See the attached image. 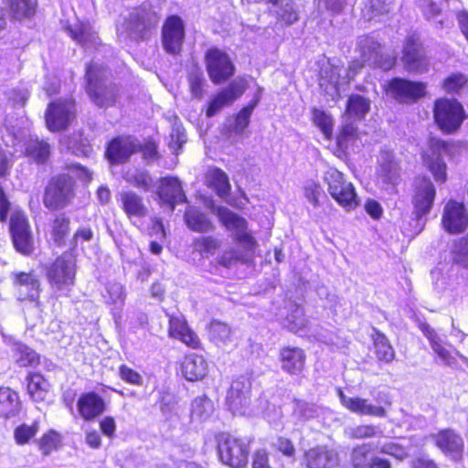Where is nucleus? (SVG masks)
<instances>
[{
    "mask_svg": "<svg viewBox=\"0 0 468 468\" xmlns=\"http://www.w3.org/2000/svg\"><path fill=\"white\" fill-rule=\"evenodd\" d=\"M84 90L90 101L101 109L114 107L119 100V87L108 81L101 66L88 63L85 69Z\"/></svg>",
    "mask_w": 468,
    "mask_h": 468,
    "instance_id": "1",
    "label": "nucleus"
},
{
    "mask_svg": "<svg viewBox=\"0 0 468 468\" xmlns=\"http://www.w3.org/2000/svg\"><path fill=\"white\" fill-rule=\"evenodd\" d=\"M219 462L229 468H246L250 454L252 438L236 436L222 431L215 437Z\"/></svg>",
    "mask_w": 468,
    "mask_h": 468,
    "instance_id": "2",
    "label": "nucleus"
},
{
    "mask_svg": "<svg viewBox=\"0 0 468 468\" xmlns=\"http://www.w3.org/2000/svg\"><path fill=\"white\" fill-rule=\"evenodd\" d=\"M431 112L434 124L447 135L456 133L468 118L463 103L456 98H436Z\"/></svg>",
    "mask_w": 468,
    "mask_h": 468,
    "instance_id": "3",
    "label": "nucleus"
},
{
    "mask_svg": "<svg viewBox=\"0 0 468 468\" xmlns=\"http://www.w3.org/2000/svg\"><path fill=\"white\" fill-rule=\"evenodd\" d=\"M76 197V181L69 174L52 176L44 186L42 203L49 211L68 207Z\"/></svg>",
    "mask_w": 468,
    "mask_h": 468,
    "instance_id": "4",
    "label": "nucleus"
},
{
    "mask_svg": "<svg viewBox=\"0 0 468 468\" xmlns=\"http://www.w3.org/2000/svg\"><path fill=\"white\" fill-rule=\"evenodd\" d=\"M324 180L328 193L340 207L350 211L359 206L360 200L354 185L346 179L342 172L331 168L324 174Z\"/></svg>",
    "mask_w": 468,
    "mask_h": 468,
    "instance_id": "5",
    "label": "nucleus"
},
{
    "mask_svg": "<svg viewBox=\"0 0 468 468\" xmlns=\"http://www.w3.org/2000/svg\"><path fill=\"white\" fill-rule=\"evenodd\" d=\"M77 118V102L73 98H59L48 102L45 111V124L51 133L69 129Z\"/></svg>",
    "mask_w": 468,
    "mask_h": 468,
    "instance_id": "6",
    "label": "nucleus"
},
{
    "mask_svg": "<svg viewBox=\"0 0 468 468\" xmlns=\"http://www.w3.org/2000/svg\"><path fill=\"white\" fill-rule=\"evenodd\" d=\"M77 263L67 251L57 256L45 269L49 286L56 291L69 289L75 285Z\"/></svg>",
    "mask_w": 468,
    "mask_h": 468,
    "instance_id": "7",
    "label": "nucleus"
},
{
    "mask_svg": "<svg viewBox=\"0 0 468 468\" xmlns=\"http://www.w3.org/2000/svg\"><path fill=\"white\" fill-rule=\"evenodd\" d=\"M383 92L401 104H413L427 96V84L420 80L394 77L383 85Z\"/></svg>",
    "mask_w": 468,
    "mask_h": 468,
    "instance_id": "8",
    "label": "nucleus"
},
{
    "mask_svg": "<svg viewBox=\"0 0 468 468\" xmlns=\"http://www.w3.org/2000/svg\"><path fill=\"white\" fill-rule=\"evenodd\" d=\"M206 70L215 85L228 81L235 74V65L229 55L218 47H209L204 54Z\"/></svg>",
    "mask_w": 468,
    "mask_h": 468,
    "instance_id": "9",
    "label": "nucleus"
},
{
    "mask_svg": "<svg viewBox=\"0 0 468 468\" xmlns=\"http://www.w3.org/2000/svg\"><path fill=\"white\" fill-rule=\"evenodd\" d=\"M9 233L16 251L23 256H31L35 243L29 220L20 210L13 212L9 218Z\"/></svg>",
    "mask_w": 468,
    "mask_h": 468,
    "instance_id": "10",
    "label": "nucleus"
},
{
    "mask_svg": "<svg viewBox=\"0 0 468 468\" xmlns=\"http://www.w3.org/2000/svg\"><path fill=\"white\" fill-rule=\"evenodd\" d=\"M401 61L408 72L422 73L429 69V58L417 33L406 37L401 51Z\"/></svg>",
    "mask_w": 468,
    "mask_h": 468,
    "instance_id": "11",
    "label": "nucleus"
},
{
    "mask_svg": "<svg viewBox=\"0 0 468 468\" xmlns=\"http://www.w3.org/2000/svg\"><path fill=\"white\" fill-rule=\"evenodd\" d=\"M186 38V25L178 15H170L165 19L161 29L164 50L172 56H179Z\"/></svg>",
    "mask_w": 468,
    "mask_h": 468,
    "instance_id": "12",
    "label": "nucleus"
},
{
    "mask_svg": "<svg viewBox=\"0 0 468 468\" xmlns=\"http://www.w3.org/2000/svg\"><path fill=\"white\" fill-rule=\"evenodd\" d=\"M435 197L436 188L431 179L427 176L417 177L411 195L412 212L416 219H420L431 211Z\"/></svg>",
    "mask_w": 468,
    "mask_h": 468,
    "instance_id": "13",
    "label": "nucleus"
},
{
    "mask_svg": "<svg viewBox=\"0 0 468 468\" xmlns=\"http://www.w3.org/2000/svg\"><path fill=\"white\" fill-rule=\"evenodd\" d=\"M441 224L451 235L463 233L468 229V211L464 203L449 199L443 207Z\"/></svg>",
    "mask_w": 468,
    "mask_h": 468,
    "instance_id": "14",
    "label": "nucleus"
},
{
    "mask_svg": "<svg viewBox=\"0 0 468 468\" xmlns=\"http://www.w3.org/2000/svg\"><path fill=\"white\" fill-rule=\"evenodd\" d=\"M337 396L341 405L350 412L378 418H385L387 416L386 407L391 406L392 403L388 394L379 396L378 400L384 404L383 406H373L367 402V399L364 398L347 397L341 388H338Z\"/></svg>",
    "mask_w": 468,
    "mask_h": 468,
    "instance_id": "15",
    "label": "nucleus"
},
{
    "mask_svg": "<svg viewBox=\"0 0 468 468\" xmlns=\"http://www.w3.org/2000/svg\"><path fill=\"white\" fill-rule=\"evenodd\" d=\"M167 335L170 338L178 340L189 349H204L201 338L182 315L170 314L168 316Z\"/></svg>",
    "mask_w": 468,
    "mask_h": 468,
    "instance_id": "16",
    "label": "nucleus"
},
{
    "mask_svg": "<svg viewBox=\"0 0 468 468\" xmlns=\"http://www.w3.org/2000/svg\"><path fill=\"white\" fill-rule=\"evenodd\" d=\"M118 202L127 219L141 229L139 222L149 216V209L144 197L133 190H125L119 194Z\"/></svg>",
    "mask_w": 468,
    "mask_h": 468,
    "instance_id": "17",
    "label": "nucleus"
},
{
    "mask_svg": "<svg viewBox=\"0 0 468 468\" xmlns=\"http://www.w3.org/2000/svg\"><path fill=\"white\" fill-rule=\"evenodd\" d=\"M278 360L281 369L288 376L301 377L306 370L307 355L300 346H282L279 349Z\"/></svg>",
    "mask_w": 468,
    "mask_h": 468,
    "instance_id": "18",
    "label": "nucleus"
},
{
    "mask_svg": "<svg viewBox=\"0 0 468 468\" xmlns=\"http://www.w3.org/2000/svg\"><path fill=\"white\" fill-rule=\"evenodd\" d=\"M134 154L135 137L131 134H121L107 143L104 156L111 165H122L128 162Z\"/></svg>",
    "mask_w": 468,
    "mask_h": 468,
    "instance_id": "19",
    "label": "nucleus"
},
{
    "mask_svg": "<svg viewBox=\"0 0 468 468\" xmlns=\"http://www.w3.org/2000/svg\"><path fill=\"white\" fill-rule=\"evenodd\" d=\"M157 15L150 9L136 7L127 18L126 25L136 40L146 39L151 30L157 25Z\"/></svg>",
    "mask_w": 468,
    "mask_h": 468,
    "instance_id": "20",
    "label": "nucleus"
},
{
    "mask_svg": "<svg viewBox=\"0 0 468 468\" xmlns=\"http://www.w3.org/2000/svg\"><path fill=\"white\" fill-rule=\"evenodd\" d=\"M76 407L80 419L90 422L106 411L107 403L99 393L90 390L80 393L77 399Z\"/></svg>",
    "mask_w": 468,
    "mask_h": 468,
    "instance_id": "21",
    "label": "nucleus"
},
{
    "mask_svg": "<svg viewBox=\"0 0 468 468\" xmlns=\"http://www.w3.org/2000/svg\"><path fill=\"white\" fill-rule=\"evenodd\" d=\"M434 445L445 455L452 459H461L464 452V441L454 429L439 430L432 435Z\"/></svg>",
    "mask_w": 468,
    "mask_h": 468,
    "instance_id": "22",
    "label": "nucleus"
},
{
    "mask_svg": "<svg viewBox=\"0 0 468 468\" xmlns=\"http://www.w3.org/2000/svg\"><path fill=\"white\" fill-rule=\"evenodd\" d=\"M70 233V218L64 212L55 214L48 224L47 241L54 248H63L67 245Z\"/></svg>",
    "mask_w": 468,
    "mask_h": 468,
    "instance_id": "23",
    "label": "nucleus"
},
{
    "mask_svg": "<svg viewBox=\"0 0 468 468\" xmlns=\"http://www.w3.org/2000/svg\"><path fill=\"white\" fill-rule=\"evenodd\" d=\"M246 90L244 83L230 82L226 88L215 94L207 103L206 116L210 118L218 114L225 106L230 105Z\"/></svg>",
    "mask_w": 468,
    "mask_h": 468,
    "instance_id": "24",
    "label": "nucleus"
},
{
    "mask_svg": "<svg viewBox=\"0 0 468 468\" xmlns=\"http://www.w3.org/2000/svg\"><path fill=\"white\" fill-rule=\"evenodd\" d=\"M303 457L307 468H334L339 461L337 452L324 444L305 450Z\"/></svg>",
    "mask_w": 468,
    "mask_h": 468,
    "instance_id": "25",
    "label": "nucleus"
},
{
    "mask_svg": "<svg viewBox=\"0 0 468 468\" xmlns=\"http://www.w3.org/2000/svg\"><path fill=\"white\" fill-rule=\"evenodd\" d=\"M157 196L162 205L169 206L175 209L176 204L184 203L186 200L181 182L176 176H165L159 180Z\"/></svg>",
    "mask_w": 468,
    "mask_h": 468,
    "instance_id": "26",
    "label": "nucleus"
},
{
    "mask_svg": "<svg viewBox=\"0 0 468 468\" xmlns=\"http://www.w3.org/2000/svg\"><path fill=\"white\" fill-rule=\"evenodd\" d=\"M11 280L14 288L26 290L24 300L30 302L38 300L41 292V281L35 270L15 271L11 274Z\"/></svg>",
    "mask_w": 468,
    "mask_h": 468,
    "instance_id": "27",
    "label": "nucleus"
},
{
    "mask_svg": "<svg viewBox=\"0 0 468 468\" xmlns=\"http://www.w3.org/2000/svg\"><path fill=\"white\" fill-rule=\"evenodd\" d=\"M181 375L191 382L202 380L208 372L206 358L195 353L186 354L179 363Z\"/></svg>",
    "mask_w": 468,
    "mask_h": 468,
    "instance_id": "28",
    "label": "nucleus"
},
{
    "mask_svg": "<svg viewBox=\"0 0 468 468\" xmlns=\"http://www.w3.org/2000/svg\"><path fill=\"white\" fill-rule=\"evenodd\" d=\"M26 391L35 403L44 402L49 394L51 385L40 372L30 371L26 375Z\"/></svg>",
    "mask_w": 468,
    "mask_h": 468,
    "instance_id": "29",
    "label": "nucleus"
},
{
    "mask_svg": "<svg viewBox=\"0 0 468 468\" xmlns=\"http://www.w3.org/2000/svg\"><path fill=\"white\" fill-rule=\"evenodd\" d=\"M5 5L10 18L22 22L37 15L38 0H5Z\"/></svg>",
    "mask_w": 468,
    "mask_h": 468,
    "instance_id": "30",
    "label": "nucleus"
},
{
    "mask_svg": "<svg viewBox=\"0 0 468 468\" xmlns=\"http://www.w3.org/2000/svg\"><path fill=\"white\" fill-rule=\"evenodd\" d=\"M251 383L249 378L241 377L232 381L227 395V400L230 407L237 409L243 406L250 399Z\"/></svg>",
    "mask_w": 468,
    "mask_h": 468,
    "instance_id": "31",
    "label": "nucleus"
},
{
    "mask_svg": "<svg viewBox=\"0 0 468 468\" xmlns=\"http://www.w3.org/2000/svg\"><path fill=\"white\" fill-rule=\"evenodd\" d=\"M222 247V240L215 235H201L192 239V253L202 259L216 255Z\"/></svg>",
    "mask_w": 468,
    "mask_h": 468,
    "instance_id": "32",
    "label": "nucleus"
},
{
    "mask_svg": "<svg viewBox=\"0 0 468 468\" xmlns=\"http://www.w3.org/2000/svg\"><path fill=\"white\" fill-rule=\"evenodd\" d=\"M360 139V132L354 122H343L335 135V152L338 154H346L348 147Z\"/></svg>",
    "mask_w": 468,
    "mask_h": 468,
    "instance_id": "33",
    "label": "nucleus"
},
{
    "mask_svg": "<svg viewBox=\"0 0 468 468\" xmlns=\"http://www.w3.org/2000/svg\"><path fill=\"white\" fill-rule=\"evenodd\" d=\"M185 223L187 228L197 233H207L215 229L213 221L202 211L195 207L186 210Z\"/></svg>",
    "mask_w": 468,
    "mask_h": 468,
    "instance_id": "34",
    "label": "nucleus"
},
{
    "mask_svg": "<svg viewBox=\"0 0 468 468\" xmlns=\"http://www.w3.org/2000/svg\"><path fill=\"white\" fill-rule=\"evenodd\" d=\"M20 407L18 393L9 387H0V417H14L19 412Z\"/></svg>",
    "mask_w": 468,
    "mask_h": 468,
    "instance_id": "35",
    "label": "nucleus"
},
{
    "mask_svg": "<svg viewBox=\"0 0 468 468\" xmlns=\"http://www.w3.org/2000/svg\"><path fill=\"white\" fill-rule=\"evenodd\" d=\"M207 186L214 189L215 193L222 197L229 195L230 184L228 175L216 166L210 167L206 174Z\"/></svg>",
    "mask_w": 468,
    "mask_h": 468,
    "instance_id": "36",
    "label": "nucleus"
},
{
    "mask_svg": "<svg viewBox=\"0 0 468 468\" xmlns=\"http://www.w3.org/2000/svg\"><path fill=\"white\" fill-rule=\"evenodd\" d=\"M423 165L431 174L438 184H444L448 179L447 165L441 156H434L430 153H421Z\"/></svg>",
    "mask_w": 468,
    "mask_h": 468,
    "instance_id": "37",
    "label": "nucleus"
},
{
    "mask_svg": "<svg viewBox=\"0 0 468 468\" xmlns=\"http://www.w3.org/2000/svg\"><path fill=\"white\" fill-rule=\"evenodd\" d=\"M370 100L360 94H351L348 96L345 112L349 118L361 121L370 111Z\"/></svg>",
    "mask_w": 468,
    "mask_h": 468,
    "instance_id": "38",
    "label": "nucleus"
},
{
    "mask_svg": "<svg viewBox=\"0 0 468 468\" xmlns=\"http://www.w3.org/2000/svg\"><path fill=\"white\" fill-rule=\"evenodd\" d=\"M215 213L220 224L229 230H247V220L226 207H218Z\"/></svg>",
    "mask_w": 468,
    "mask_h": 468,
    "instance_id": "39",
    "label": "nucleus"
},
{
    "mask_svg": "<svg viewBox=\"0 0 468 468\" xmlns=\"http://www.w3.org/2000/svg\"><path fill=\"white\" fill-rule=\"evenodd\" d=\"M372 339L377 359L382 363L393 361L395 351L387 336L379 330L374 329Z\"/></svg>",
    "mask_w": 468,
    "mask_h": 468,
    "instance_id": "40",
    "label": "nucleus"
},
{
    "mask_svg": "<svg viewBox=\"0 0 468 468\" xmlns=\"http://www.w3.org/2000/svg\"><path fill=\"white\" fill-rule=\"evenodd\" d=\"M312 121L323 133L324 139L331 141L334 137L335 120L331 113L319 108H313Z\"/></svg>",
    "mask_w": 468,
    "mask_h": 468,
    "instance_id": "41",
    "label": "nucleus"
},
{
    "mask_svg": "<svg viewBox=\"0 0 468 468\" xmlns=\"http://www.w3.org/2000/svg\"><path fill=\"white\" fill-rule=\"evenodd\" d=\"M69 36L81 47H85L88 43L95 39V33L91 30L90 26L87 23L79 21L74 25L66 27Z\"/></svg>",
    "mask_w": 468,
    "mask_h": 468,
    "instance_id": "42",
    "label": "nucleus"
},
{
    "mask_svg": "<svg viewBox=\"0 0 468 468\" xmlns=\"http://www.w3.org/2000/svg\"><path fill=\"white\" fill-rule=\"evenodd\" d=\"M40 422L33 420L31 424L21 423L15 427L13 436L17 445H26L35 439L39 431Z\"/></svg>",
    "mask_w": 468,
    "mask_h": 468,
    "instance_id": "43",
    "label": "nucleus"
},
{
    "mask_svg": "<svg viewBox=\"0 0 468 468\" xmlns=\"http://www.w3.org/2000/svg\"><path fill=\"white\" fill-rule=\"evenodd\" d=\"M451 256L453 264L468 270V233L453 241Z\"/></svg>",
    "mask_w": 468,
    "mask_h": 468,
    "instance_id": "44",
    "label": "nucleus"
},
{
    "mask_svg": "<svg viewBox=\"0 0 468 468\" xmlns=\"http://www.w3.org/2000/svg\"><path fill=\"white\" fill-rule=\"evenodd\" d=\"M207 332L210 341L217 345L230 341L231 328L226 323L212 320L207 325Z\"/></svg>",
    "mask_w": 468,
    "mask_h": 468,
    "instance_id": "45",
    "label": "nucleus"
},
{
    "mask_svg": "<svg viewBox=\"0 0 468 468\" xmlns=\"http://www.w3.org/2000/svg\"><path fill=\"white\" fill-rule=\"evenodd\" d=\"M37 446L42 455L48 456L61 446V436L57 431L50 429L39 438Z\"/></svg>",
    "mask_w": 468,
    "mask_h": 468,
    "instance_id": "46",
    "label": "nucleus"
},
{
    "mask_svg": "<svg viewBox=\"0 0 468 468\" xmlns=\"http://www.w3.org/2000/svg\"><path fill=\"white\" fill-rule=\"evenodd\" d=\"M26 153L36 163L45 164L50 156V145L44 140H35L27 144Z\"/></svg>",
    "mask_w": 468,
    "mask_h": 468,
    "instance_id": "47",
    "label": "nucleus"
},
{
    "mask_svg": "<svg viewBox=\"0 0 468 468\" xmlns=\"http://www.w3.org/2000/svg\"><path fill=\"white\" fill-rule=\"evenodd\" d=\"M371 459V446L363 443L354 447L350 453V465L352 468H368Z\"/></svg>",
    "mask_w": 468,
    "mask_h": 468,
    "instance_id": "48",
    "label": "nucleus"
},
{
    "mask_svg": "<svg viewBox=\"0 0 468 468\" xmlns=\"http://www.w3.org/2000/svg\"><path fill=\"white\" fill-rule=\"evenodd\" d=\"M16 363L22 367H37L41 363L40 355L27 346L16 349Z\"/></svg>",
    "mask_w": 468,
    "mask_h": 468,
    "instance_id": "49",
    "label": "nucleus"
},
{
    "mask_svg": "<svg viewBox=\"0 0 468 468\" xmlns=\"http://www.w3.org/2000/svg\"><path fill=\"white\" fill-rule=\"evenodd\" d=\"M135 149L136 153H141L145 160L154 161L161 157L158 152V143L152 136L144 138L142 143L135 138Z\"/></svg>",
    "mask_w": 468,
    "mask_h": 468,
    "instance_id": "50",
    "label": "nucleus"
},
{
    "mask_svg": "<svg viewBox=\"0 0 468 468\" xmlns=\"http://www.w3.org/2000/svg\"><path fill=\"white\" fill-rule=\"evenodd\" d=\"M189 90L193 98L200 100L204 95L205 80L203 72L197 68L187 73Z\"/></svg>",
    "mask_w": 468,
    "mask_h": 468,
    "instance_id": "51",
    "label": "nucleus"
},
{
    "mask_svg": "<svg viewBox=\"0 0 468 468\" xmlns=\"http://www.w3.org/2000/svg\"><path fill=\"white\" fill-rule=\"evenodd\" d=\"M467 77L460 72H453L447 76L441 82V89L449 93H458L466 84Z\"/></svg>",
    "mask_w": 468,
    "mask_h": 468,
    "instance_id": "52",
    "label": "nucleus"
},
{
    "mask_svg": "<svg viewBox=\"0 0 468 468\" xmlns=\"http://www.w3.org/2000/svg\"><path fill=\"white\" fill-rule=\"evenodd\" d=\"M259 100L250 101L246 106L242 107L236 114L234 128L238 132H243L250 124V116L258 105Z\"/></svg>",
    "mask_w": 468,
    "mask_h": 468,
    "instance_id": "53",
    "label": "nucleus"
},
{
    "mask_svg": "<svg viewBox=\"0 0 468 468\" xmlns=\"http://www.w3.org/2000/svg\"><path fill=\"white\" fill-rule=\"evenodd\" d=\"M431 347L432 348L434 353L440 357V359L447 366H454L457 361L456 356L461 358L465 363H468V358L461 355L458 351L452 353L441 343V340L437 343H434V345Z\"/></svg>",
    "mask_w": 468,
    "mask_h": 468,
    "instance_id": "54",
    "label": "nucleus"
},
{
    "mask_svg": "<svg viewBox=\"0 0 468 468\" xmlns=\"http://www.w3.org/2000/svg\"><path fill=\"white\" fill-rule=\"evenodd\" d=\"M388 0H368L365 5L364 11L368 19H374L389 11Z\"/></svg>",
    "mask_w": 468,
    "mask_h": 468,
    "instance_id": "55",
    "label": "nucleus"
},
{
    "mask_svg": "<svg viewBox=\"0 0 468 468\" xmlns=\"http://www.w3.org/2000/svg\"><path fill=\"white\" fill-rule=\"evenodd\" d=\"M378 427L373 424H361L351 428L348 436L352 440L373 438L378 433Z\"/></svg>",
    "mask_w": 468,
    "mask_h": 468,
    "instance_id": "56",
    "label": "nucleus"
},
{
    "mask_svg": "<svg viewBox=\"0 0 468 468\" xmlns=\"http://www.w3.org/2000/svg\"><path fill=\"white\" fill-rule=\"evenodd\" d=\"M118 375L120 378L130 385L133 386H142L143 385V377L141 374L134 370L133 368L128 367L125 364H122L119 367V372Z\"/></svg>",
    "mask_w": 468,
    "mask_h": 468,
    "instance_id": "57",
    "label": "nucleus"
},
{
    "mask_svg": "<svg viewBox=\"0 0 468 468\" xmlns=\"http://www.w3.org/2000/svg\"><path fill=\"white\" fill-rule=\"evenodd\" d=\"M379 452L389 455L398 461H403L409 456L407 448L397 442H387L379 449Z\"/></svg>",
    "mask_w": 468,
    "mask_h": 468,
    "instance_id": "58",
    "label": "nucleus"
},
{
    "mask_svg": "<svg viewBox=\"0 0 468 468\" xmlns=\"http://www.w3.org/2000/svg\"><path fill=\"white\" fill-rule=\"evenodd\" d=\"M303 195L314 207H318L320 205L319 198L324 194L318 182L311 181L303 186Z\"/></svg>",
    "mask_w": 468,
    "mask_h": 468,
    "instance_id": "59",
    "label": "nucleus"
},
{
    "mask_svg": "<svg viewBox=\"0 0 468 468\" xmlns=\"http://www.w3.org/2000/svg\"><path fill=\"white\" fill-rule=\"evenodd\" d=\"M452 144V141L443 140L436 136H430L428 139V146L431 152V154L434 156H441V153L448 152Z\"/></svg>",
    "mask_w": 468,
    "mask_h": 468,
    "instance_id": "60",
    "label": "nucleus"
},
{
    "mask_svg": "<svg viewBox=\"0 0 468 468\" xmlns=\"http://www.w3.org/2000/svg\"><path fill=\"white\" fill-rule=\"evenodd\" d=\"M273 449L277 452L282 453L285 457L292 458L295 455L296 450L293 442L283 436H279L276 442L273 444Z\"/></svg>",
    "mask_w": 468,
    "mask_h": 468,
    "instance_id": "61",
    "label": "nucleus"
},
{
    "mask_svg": "<svg viewBox=\"0 0 468 468\" xmlns=\"http://www.w3.org/2000/svg\"><path fill=\"white\" fill-rule=\"evenodd\" d=\"M186 142L185 131L180 128L173 129L170 134V141L168 146L173 150L175 154H179L182 151L184 144Z\"/></svg>",
    "mask_w": 468,
    "mask_h": 468,
    "instance_id": "62",
    "label": "nucleus"
},
{
    "mask_svg": "<svg viewBox=\"0 0 468 468\" xmlns=\"http://www.w3.org/2000/svg\"><path fill=\"white\" fill-rule=\"evenodd\" d=\"M129 182L136 188L148 191L153 180L146 171H138L129 178Z\"/></svg>",
    "mask_w": 468,
    "mask_h": 468,
    "instance_id": "63",
    "label": "nucleus"
},
{
    "mask_svg": "<svg viewBox=\"0 0 468 468\" xmlns=\"http://www.w3.org/2000/svg\"><path fill=\"white\" fill-rule=\"evenodd\" d=\"M234 240L243 247L244 250L254 251L257 247V240L251 233L247 230H239L235 236Z\"/></svg>",
    "mask_w": 468,
    "mask_h": 468,
    "instance_id": "64",
    "label": "nucleus"
}]
</instances>
